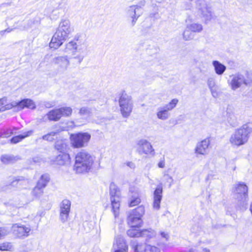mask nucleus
<instances>
[{
  "label": "nucleus",
  "instance_id": "nucleus-31",
  "mask_svg": "<svg viewBox=\"0 0 252 252\" xmlns=\"http://www.w3.org/2000/svg\"><path fill=\"white\" fill-rule=\"evenodd\" d=\"M139 226H130V228L127 231V234L130 237H140L141 230L138 229Z\"/></svg>",
  "mask_w": 252,
  "mask_h": 252
},
{
  "label": "nucleus",
  "instance_id": "nucleus-25",
  "mask_svg": "<svg viewBox=\"0 0 252 252\" xmlns=\"http://www.w3.org/2000/svg\"><path fill=\"white\" fill-rule=\"evenodd\" d=\"M127 221L130 226H139L142 224V220L138 216H135L130 213H128Z\"/></svg>",
  "mask_w": 252,
  "mask_h": 252
},
{
  "label": "nucleus",
  "instance_id": "nucleus-10",
  "mask_svg": "<svg viewBox=\"0 0 252 252\" xmlns=\"http://www.w3.org/2000/svg\"><path fill=\"white\" fill-rule=\"evenodd\" d=\"M12 107H16L18 110H21L25 108L34 109L36 107L35 104L32 100L26 98L18 102H12L11 103L7 104L5 106H2L0 108V111L3 112Z\"/></svg>",
  "mask_w": 252,
  "mask_h": 252
},
{
  "label": "nucleus",
  "instance_id": "nucleus-38",
  "mask_svg": "<svg viewBox=\"0 0 252 252\" xmlns=\"http://www.w3.org/2000/svg\"><path fill=\"white\" fill-rule=\"evenodd\" d=\"M43 189L36 185L32 191V194L35 197L39 198L43 195Z\"/></svg>",
  "mask_w": 252,
  "mask_h": 252
},
{
  "label": "nucleus",
  "instance_id": "nucleus-9",
  "mask_svg": "<svg viewBox=\"0 0 252 252\" xmlns=\"http://www.w3.org/2000/svg\"><path fill=\"white\" fill-rule=\"evenodd\" d=\"M91 134L87 132H79L71 135V144L74 148H80L87 145L91 139Z\"/></svg>",
  "mask_w": 252,
  "mask_h": 252
},
{
  "label": "nucleus",
  "instance_id": "nucleus-11",
  "mask_svg": "<svg viewBox=\"0 0 252 252\" xmlns=\"http://www.w3.org/2000/svg\"><path fill=\"white\" fill-rule=\"evenodd\" d=\"M145 243H139L136 241H131V246L134 252H160L159 248Z\"/></svg>",
  "mask_w": 252,
  "mask_h": 252
},
{
  "label": "nucleus",
  "instance_id": "nucleus-40",
  "mask_svg": "<svg viewBox=\"0 0 252 252\" xmlns=\"http://www.w3.org/2000/svg\"><path fill=\"white\" fill-rule=\"evenodd\" d=\"M183 36L185 40L188 41L194 38V35L190 30L187 28V26L186 30L183 32Z\"/></svg>",
  "mask_w": 252,
  "mask_h": 252
},
{
  "label": "nucleus",
  "instance_id": "nucleus-15",
  "mask_svg": "<svg viewBox=\"0 0 252 252\" xmlns=\"http://www.w3.org/2000/svg\"><path fill=\"white\" fill-rule=\"evenodd\" d=\"M11 230L13 235L17 238H24L30 235L29 233L31 229L29 226L20 223H15L12 226Z\"/></svg>",
  "mask_w": 252,
  "mask_h": 252
},
{
  "label": "nucleus",
  "instance_id": "nucleus-51",
  "mask_svg": "<svg viewBox=\"0 0 252 252\" xmlns=\"http://www.w3.org/2000/svg\"><path fill=\"white\" fill-rule=\"evenodd\" d=\"M128 167L131 169H134L135 168V165L134 162L132 161H127L125 163Z\"/></svg>",
  "mask_w": 252,
  "mask_h": 252
},
{
  "label": "nucleus",
  "instance_id": "nucleus-8",
  "mask_svg": "<svg viewBox=\"0 0 252 252\" xmlns=\"http://www.w3.org/2000/svg\"><path fill=\"white\" fill-rule=\"evenodd\" d=\"M178 102L177 99H173L168 103L162 106L159 107L157 109V117L161 120L165 121L169 119L170 116L169 111H171L177 105Z\"/></svg>",
  "mask_w": 252,
  "mask_h": 252
},
{
  "label": "nucleus",
  "instance_id": "nucleus-5",
  "mask_svg": "<svg viewBox=\"0 0 252 252\" xmlns=\"http://www.w3.org/2000/svg\"><path fill=\"white\" fill-rule=\"evenodd\" d=\"M119 103L123 117L127 118L131 113L133 108L131 97L123 92L119 98Z\"/></svg>",
  "mask_w": 252,
  "mask_h": 252
},
{
  "label": "nucleus",
  "instance_id": "nucleus-1",
  "mask_svg": "<svg viewBox=\"0 0 252 252\" xmlns=\"http://www.w3.org/2000/svg\"><path fill=\"white\" fill-rule=\"evenodd\" d=\"M73 32L74 28L69 20L62 19L49 44L50 48H59Z\"/></svg>",
  "mask_w": 252,
  "mask_h": 252
},
{
  "label": "nucleus",
  "instance_id": "nucleus-21",
  "mask_svg": "<svg viewBox=\"0 0 252 252\" xmlns=\"http://www.w3.org/2000/svg\"><path fill=\"white\" fill-rule=\"evenodd\" d=\"M162 188L160 185L158 186L154 192L153 208L158 210L160 207V202L162 197Z\"/></svg>",
  "mask_w": 252,
  "mask_h": 252
},
{
  "label": "nucleus",
  "instance_id": "nucleus-32",
  "mask_svg": "<svg viewBox=\"0 0 252 252\" xmlns=\"http://www.w3.org/2000/svg\"><path fill=\"white\" fill-rule=\"evenodd\" d=\"M49 181L50 177L49 175L45 174L41 176L36 185L44 189L47 186Z\"/></svg>",
  "mask_w": 252,
  "mask_h": 252
},
{
  "label": "nucleus",
  "instance_id": "nucleus-57",
  "mask_svg": "<svg viewBox=\"0 0 252 252\" xmlns=\"http://www.w3.org/2000/svg\"><path fill=\"white\" fill-rule=\"evenodd\" d=\"M203 250L204 252H210V250L207 248H204Z\"/></svg>",
  "mask_w": 252,
  "mask_h": 252
},
{
  "label": "nucleus",
  "instance_id": "nucleus-12",
  "mask_svg": "<svg viewBox=\"0 0 252 252\" xmlns=\"http://www.w3.org/2000/svg\"><path fill=\"white\" fill-rule=\"evenodd\" d=\"M230 79L228 81L231 89L235 91L239 88L243 84L248 85L249 83L248 80L244 75L240 73L232 74L229 76Z\"/></svg>",
  "mask_w": 252,
  "mask_h": 252
},
{
  "label": "nucleus",
  "instance_id": "nucleus-54",
  "mask_svg": "<svg viewBox=\"0 0 252 252\" xmlns=\"http://www.w3.org/2000/svg\"><path fill=\"white\" fill-rule=\"evenodd\" d=\"M114 252H127L128 251H125L124 250H113Z\"/></svg>",
  "mask_w": 252,
  "mask_h": 252
},
{
  "label": "nucleus",
  "instance_id": "nucleus-37",
  "mask_svg": "<svg viewBox=\"0 0 252 252\" xmlns=\"http://www.w3.org/2000/svg\"><path fill=\"white\" fill-rule=\"evenodd\" d=\"M61 130L57 129L53 131H51L47 134H45L42 137V139L44 140H46L49 142H52L55 140L54 136L59 133Z\"/></svg>",
  "mask_w": 252,
  "mask_h": 252
},
{
  "label": "nucleus",
  "instance_id": "nucleus-30",
  "mask_svg": "<svg viewBox=\"0 0 252 252\" xmlns=\"http://www.w3.org/2000/svg\"><path fill=\"white\" fill-rule=\"evenodd\" d=\"M28 183L27 179H25L23 177H19L16 178L11 182V186L17 188H20L23 186H26Z\"/></svg>",
  "mask_w": 252,
  "mask_h": 252
},
{
  "label": "nucleus",
  "instance_id": "nucleus-55",
  "mask_svg": "<svg viewBox=\"0 0 252 252\" xmlns=\"http://www.w3.org/2000/svg\"><path fill=\"white\" fill-rule=\"evenodd\" d=\"M12 29H11L7 28V29H6L4 31V32H11V31H12Z\"/></svg>",
  "mask_w": 252,
  "mask_h": 252
},
{
  "label": "nucleus",
  "instance_id": "nucleus-42",
  "mask_svg": "<svg viewBox=\"0 0 252 252\" xmlns=\"http://www.w3.org/2000/svg\"><path fill=\"white\" fill-rule=\"evenodd\" d=\"M79 114L81 116H89L92 114V109L88 107H82L80 109Z\"/></svg>",
  "mask_w": 252,
  "mask_h": 252
},
{
  "label": "nucleus",
  "instance_id": "nucleus-18",
  "mask_svg": "<svg viewBox=\"0 0 252 252\" xmlns=\"http://www.w3.org/2000/svg\"><path fill=\"white\" fill-rule=\"evenodd\" d=\"M226 121L229 125L235 127L238 125V121L236 114V109L233 106L228 105L226 109Z\"/></svg>",
  "mask_w": 252,
  "mask_h": 252
},
{
  "label": "nucleus",
  "instance_id": "nucleus-52",
  "mask_svg": "<svg viewBox=\"0 0 252 252\" xmlns=\"http://www.w3.org/2000/svg\"><path fill=\"white\" fill-rule=\"evenodd\" d=\"M161 236H162V237L165 238L166 240L168 238V235L167 234L165 233L164 232H161Z\"/></svg>",
  "mask_w": 252,
  "mask_h": 252
},
{
  "label": "nucleus",
  "instance_id": "nucleus-39",
  "mask_svg": "<svg viewBox=\"0 0 252 252\" xmlns=\"http://www.w3.org/2000/svg\"><path fill=\"white\" fill-rule=\"evenodd\" d=\"M14 130L16 129L14 127L13 129H4L0 131V138H7L14 133Z\"/></svg>",
  "mask_w": 252,
  "mask_h": 252
},
{
  "label": "nucleus",
  "instance_id": "nucleus-22",
  "mask_svg": "<svg viewBox=\"0 0 252 252\" xmlns=\"http://www.w3.org/2000/svg\"><path fill=\"white\" fill-rule=\"evenodd\" d=\"M113 250H124L128 251V246L126 245L125 240L121 235H117L115 237L113 246Z\"/></svg>",
  "mask_w": 252,
  "mask_h": 252
},
{
  "label": "nucleus",
  "instance_id": "nucleus-49",
  "mask_svg": "<svg viewBox=\"0 0 252 252\" xmlns=\"http://www.w3.org/2000/svg\"><path fill=\"white\" fill-rule=\"evenodd\" d=\"M164 180H166L167 182L169 183V188L171 187L173 181L172 178L168 174H165L164 175Z\"/></svg>",
  "mask_w": 252,
  "mask_h": 252
},
{
  "label": "nucleus",
  "instance_id": "nucleus-3",
  "mask_svg": "<svg viewBox=\"0 0 252 252\" xmlns=\"http://www.w3.org/2000/svg\"><path fill=\"white\" fill-rule=\"evenodd\" d=\"M252 132V123H247L235 130L229 138V142L234 147H239L245 144Z\"/></svg>",
  "mask_w": 252,
  "mask_h": 252
},
{
  "label": "nucleus",
  "instance_id": "nucleus-16",
  "mask_svg": "<svg viewBox=\"0 0 252 252\" xmlns=\"http://www.w3.org/2000/svg\"><path fill=\"white\" fill-rule=\"evenodd\" d=\"M71 202L67 199L63 200L60 204V220L63 222H66L70 211Z\"/></svg>",
  "mask_w": 252,
  "mask_h": 252
},
{
  "label": "nucleus",
  "instance_id": "nucleus-13",
  "mask_svg": "<svg viewBox=\"0 0 252 252\" xmlns=\"http://www.w3.org/2000/svg\"><path fill=\"white\" fill-rule=\"evenodd\" d=\"M138 146V153L139 154H145L153 157L155 155V150L152 144L147 140L142 139L137 141Z\"/></svg>",
  "mask_w": 252,
  "mask_h": 252
},
{
  "label": "nucleus",
  "instance_id": "nucleus-17",
  "mask_svg": "<svg viewBox=\"0 0 252 252\" xmlns=\"http://www.w3.org/2000/svg\"><path fill=\"white\" fill-rule=\"evenodd\" d=\"M53 63L57 66L58 72H63L65 71L70 64L67 56H59L53 59Z\"/></svg>",
  "mask_w": 252,
  "mask_h": 252
},
{
  "label": "nucleus",
  "instance_id": "nucleus-4",
  "mask_svg": "<svg viewBox=\"0 0 252 252\" xmlns=\"http://www.w3.org/2000/svg\"><path fill=\"white\" fill-rule=\"evenodd\" d=\"M109 194L112 211L116 218L119 214L121 193L119 188L114 183H111L110 185Z\"/></svg>",
  "mask_w": 252,
  "mask_h": 252
},
{
  "label": "nucleus",
  "instance_id": "nucleus-53",
  "mask_svg": "<svg viewBox=\"0 0 252 252\" xmlns=\"http://www.w3.org/2000/svg\"><path fill=\"white\" fill-rule=\"evenodd\" d=\"M32 159H33V161L35 163L39 162V160H40V159L37 157L34 158H33Z\"/></svg>",
  "mask_w": 252,
  "mask_h": 252
},
{
  "label": "nucleus",
  "instance_id": "nucleus-6",
  "mask_svg": "<svg viewBox=\"0 0 252 252\" xmlns=\"http://www.w3.org/2000/svg\"><path fill=\"white\" fill-rule=\"evenodd\" d=\"M195 6L198 13L204 18L206 24L211 21L212 18V9L205 0H197Z\"/></svg>",
  "mask_w": 252,
  "mask_h": 252
},
{
  "label": "nucleus",
  "instance_id": "nucleus-46",
  "mask_svg": "<svg viewBox=\"0 0 252 252\" xmlns=\"http://www.w3.org/2000/svg\"><path fill=\"white\" fill-rule=\"evenodd\" d=\"M207 85L209 88V89L214 88L217 85H216V83L214 81V79L212 78H209L207 80Z\"/></svg>",
  "mask_w": 252,
  "mask_h": 252
},
{
  "label": "nucleus",
  "instance_id": "nucleus-35",
  "mask_svg": "<svg viewBox=\"0 0 252 252\" xmlns=\"http://www.w3.org/2000/svg\"><path fill=\"white\" fill-rule=\"evenodd\" d=\"M128 212L142 219L145 214V207L143 205H140Z\"/></svg>",
  "mask_w": 252,
  "mask_h": 252
},
{
  "label": "nucleus",
  "instance_id": "nucleus-48",
  "mask_svg": "<svg viewBox=\"0 0 252 252\" xmlns=\"http://www.w3.org/2000/svg\"><path fill=\"white\" fill-rule=\"evenodd\" d=\"M9 231L6 228L0 227V238L7 235Z\"/></svg>",
  "mask_w": 252,
  "mask_h": 252
},
{
  "label": "nucleus",
  "instance_id": "nucleus-7",
  "mask_svg": "<svg viewBox=\"0 0 252 252\" xmlns=\"http://www.w3.org/2000/svg\"><path fill=\"white\" fill-rule=\"evenodd\" d=\"M72 109L70 107H63L50 111L47 114L48 119L51 121H58L62 117H68L71 115Z\"/></svg>",
  "mask_w": 252,
  "mask_h": 252
},
{
  "label": "nucleus",
  "instance_id": "nucleus-41",
  "mask_svg": "<svg viewBox=\"0 0 252 252\" xmlns=\"http://www.w3.org/2000/svg\"><path fill=\"white\" fill-rule=\"evenodd\" d=\"M140 202L141 199L138 194L132 195L129 203V206L130 207H132L138 205Z\"/></svg>",
  "mask_w": 252,
  "mask_h": 252
},
{
  "label": "nucleus",
  "instance_id": "nucleus-34",
  "mask_svg": "<svg viewBox=\"0 0 252 252\" xmlns=\"http://www.w3.org/2000/svg\"><path fill=\"white\" fill-rule=\"evenodd\" d=\"M187 28L191 31L193 33H199L203 30V26L201 24L198 23H192L187 26Z\"/></svg>",
  "mask_w": 252,
  "mask_h": 252
},
{
  "label": "nucleus",
  "instance_id": "nucleus-24",
  "mask_svg": "<svg viewBox=\"0 0 252 252\" xmlns=\"http://www.w3.org/2000/svg\"><path fill=\"white\" fill-rule=\"evenodd\" d=\"M139 6L138 5H131L128 7L127 10V15L132 18L131 25L133 26L136 22L138 18L140 15L136 14V9H138Z\"/></svg>",
  "mask_w": 252,
  "mask_h": 252
},
{
  "label": "nucleus",
  "instance_id": "nucleus-26",
  "mask_svg": "<svg viewBox=\"0 0 252 252\" xmlns=\"http://www.w3.org/2000/svg\"><path fill=\"white\" fill-rule=\"evenodd\" d=\"M156 233L154 230L152 228H148L141 230L140 237L145 238L146 242L156 236Z\"/></svg>",
  "mask_w": 252,
  "mask_h": 252
},
{
  "label": "nucleus",
  "instance_id": "nucleus-44",
  "mask_svg": "<svg viewBox=\"0 0 252 252\" xmlns=\"http://www.w3.org/2000/svg\"><path fill=\"white\" fill-rule=\"evenodd\" d=\"M40 20L38 18H36L35 19H31L29 21L28 23V26L26 27L27 28H32L34 25H38L39 23Z\"/></svg>",
  "mask_w": 252,
  "mask_h": 252
},
{
  "label": "nucleus",
  "instance_id": "nucleus-28",
  "mask_svg": "<svg viewBox=\"0 0 252 252\" xmlns=\"http://www.w3.org/2000/svg\"><path fill=\"white\" fill-rule=\"evenodd\" d=\"M33 132L34 131L33 130H30L28 131L24 132L21 134L13 137L10 139V141L12 143H17L25 138L32 135L33 133Z\"/></svg>",
  "mask_w": 252,
  "mask_h": 252
},
{
  "label": "nucleus",
  "instance_id": "nucleus-20",
  "mask_svg": "<svg viewBox=\"0 0 252 252\" xmlns=\"http://www.w3.org/2000/svg\"><path fill=\"white\" fill-rule=\"evenodd\" d=\"M72 41H75L78 52L87 53V45L86 40L82 35L79 34L75 35Z\"/></svg>",
  "mask_w": 252,
  "mask_h": 252
},
{
  "label": "nucleus",
  "instance_id": "nucleus-47",
  "mask_svg": "<svg viewBox=\"0 0 252 252\" xmlns=\"http://www.w3.org/2000/svg\"><path fill=\"white\" fill-rule=\"evenodd\" d=\"M79 54L75 56L74 58L75 59L77 60L78 63H80L83 60L86 53H81V52H79Z\"/></svg>",
  "mask_w": 252,
  "mask_h": 252
},
{
  "label": "nucleus",
  "instance_id": "nucleus-45",
  "mask_svg": "<svg viewBox=\"0 0 252 252\" xmlns=\"http://www.w3.org/2000/svg\"><path fill=\"white\" fill-rule=\"evenodd\" d=\"M210 90L214 98H217L219 96V87L218 86L210 89Z\"/></svg>",
  "mask_w": 252,
  "mask_h": 252
},
{
  "label": "nucleus",
  "instance_id": "nucleus-2",
  "mask_svg": "<svg viewBox=\"0 0 252 252\" xmlns=\"http://www.w3.org/2000/svg\"><path fill=\"white\" fill-rule=\"evenodd\" d=\"M95 157L90 152L81 150L75 156L73 169L77 173H86L92 168Z\"/></svg>",
  "mask_w": 252,
  "mask_h": 252
},
{
  "label": "nucleus",
  "instance_id": "nucleus-23",
  "mask_svg": "<svg viewBox=\"0 0 252 252\" xmlns=\"http://www.w3.org/2000/svg\"><path fill=\"white\" fill-rule=\"evenodd\" d=\"M55 161L57 164L60 165H68L70 163L71 158L69 154L62 153L56 157Z\"/></svg>",
  "mask_w": 252,
  "mask_h": 252
},
{
  "label": "nucleus",
  "instance_id": "nucleus-33",
  "mask_svg": "<svg viewBox=\"0 0 252 252\" xmlns=\"http://www.w3.org/2000/svg\"><path fill=\"white\" fill-rule=\"evenodd\" d=\"M19 158L11 155H3L0 158L1 161L5 164L12 163L17 161Z\"/></svg>",
  "mask_w": 252,
  "mask_h": 252
},
{
  "label": "nucleus",
  "instance_id": "nucleus-27",
  "mask_svg": "<svg viewBox=\"0 0 252 252\" xmlns=\"http://www.w3.org/2000/svg\"><path fill=\"white\" fill-rule=\"evenodd\" d=\"M63 52L66 54H71L73 55H75L76 52H78L75 41H72V40H71L66 43L65 47L63 50Z\"/></svg>",
  "mask_w": 252,
  "mask_h": 252
},
{
  "label": "nucleus",
  "instance_id": "nucleus-19",
  "mask_svg": "<svg viewBox=\"0 0 252 252\" xmlns=\"http://www.w3.org/2000/svg\"><path fill=\"white\" fill-rule=\"evenodd\" d=\"M211 141L207 138L198 142L194 149L195 153L201 155H206L209 153Z\"/></svg>",
  "mask_w": 252,
  "mask_h": 252
},
{
  "label": "nucleus",
  "instance_id": "nucleus-50",
  "mask_svg": "<svg viewBox=\"0 0 252 252\" xmlns=\"http://www.w3.org/2000/svg\"><path fill=\"white\" fill-rule=\"evenodd\" d=\"M158 166L159 168H163L165 167V160L164 158H163L162 159H161L158 163Z\"/></svg>",
  "mask_w": 252,
  "mask_h": 252
},
{
  "label": "nucleus",
  "instance_id": "nucleus-58",
  "mask_svg": "<svg viewBox=\"0 0 252 252\" xmlns=\"http://www.w3.org/2000/svg\"><path fill=\"white\" fill-rule=\"evenodd\" d=\"M250 211L252 214V203H251V205H250Z\"/></svg>",
  "mask_w": 252,
  "mask_h": 252
},
{
  "label": "nucleus",
  "instance_id": "nucleus-36",
  "mask_svg": "<svg viewBox=\"0 0 252 252\" xmlns=\"http://www.w3.org/2000/svg\"><path fill=\"white\" fill-rule=\"evenodd\" d=\"M56 149L61 154L66 153L67 149V145L63 141H58L56 142L55 145Z\"/></svg>",
  "mask_w": 252,
  "mask_h": 252
},
{
  "label": "nucleus",
  "instance_id": "nucleus-29",
  "mask_svg": "<svg viewBox=\"0 0 252 252\" xmlns=\"http://www.w3.org/2000/svg\"><path fill=\"white\" fill-rule=\"evenodd\" d=\"M212 64L214 67L215 72L219 75H221L225 71L226 66L218 61H214Z\"/></svg>",
  "mask_w": 252,
  "mask_h": 252
},
{
  "label": "nucleus",
  "instance_id": "nucleus-56",
  "mask_svg": "<svg viewBox=\"0 0 252 252\" xmlns=\"http://www.w3.org/2000/svg\"><path fill=\"white\" fill-rule=\"evenodd\" d=\"M3 99H4L3 98L0 99V106L4 104L3 103Z\"/></svg>",
  "mask_w": 252,
  "mask_h": 252
},
{
  "label": "nucleus",
  "instance_id": "nucleus-14",
  "mask_svg": "<svg viewBox=\"0 0 252 252\" xmlns=\"http://www.w3.org/2000/svg\"><path fill=\"white\" fill-rule=\"evenodd\" d=\"M234 192L238 201L244 204L248 201V187L245 184L240 182L235 185Z\"/></svg>",
  "mask_w": 252,
  "mask_h": 252
},
{
  "label": "nucleus",
  "instance_id": "nucleus-43",
  "mask_svg": "<svg viewBox=\"0 0 252 252\" xmlns=\"http://www.w3.org/2000/svg\"><path fill=\"white\" fill-rule=\"evenodd\" d=\"M13 247L10 243L5 242L0 245V251H11Z\"/></svg>",
  "mask_w": 252,
  "mask_h": 252
}]
</instances>
